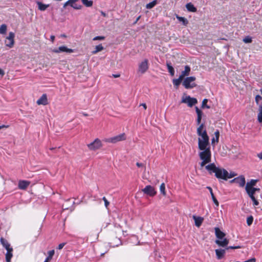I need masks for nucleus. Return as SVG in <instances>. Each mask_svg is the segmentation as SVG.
Returning <instances> with one entry per match:
<instances>
[{
    "label": "nucleus",
    "instance_id": "obj_1",
    "mask_svg": "<svg viewBox=\"0 0 262 262\" xmlns=\"http://www.w3.org/2000/svg\"><path fill=\"white\" fill-rule=\"evenodd\" d=\"M198 138V148L200 151L199 154V157L202 160L200 163L201 167H204L206 164L209 163L211 161V151L209 142V137L207 135L204 123L200 124L196 129Z\"/></svg>",
    "mask_w": 262,
    "mask_h": 262
},
{
    "label": "nucleus",
    "instance_id": "obj_2",
    "mask_svg": "<svg viewBox=\"0 0 262 262\" xmlns=\"http://www.w3.org/2000/svg\"><path fill=\"white\" fill-rule=\"evenodd\" d=\"M205 168L209 174H211L214 173L217 179L227 181L228 171L225 169L216 167L213 163L206 165Z\"/></svg>",
    "mask_w": 262,
    "mask_h": 262
},
{
    "label": "nucleus",
    "instance_id": "obj_3",
    "mask_svg": "<svg viewBox=\"0 0 262 262\" xmlns=\"http://www.w3.org/2000/svg\"><path fill=\"white\" fill-rule=\"evenodd\" d=\"M195 79V77L194 76L186 77L183 82V86L187 89H190L195 87L196 85L194 82Z\"/></svg>",
    "mask_w": 262,
    "mask_h": 262
},
{
    "label": "nucleus",
    "instance_id": "obj_4",
    "mask_svg": "<svg viewBox=\"0 0 262 262\" xmlns=\"http://www.w3.org/2000/svg\"><path fill=\"white\" fill-rule=\"evenodd\" d=\"M14 33L10 32L5 40V46L9 48H12L14 45Z\"/></svg>",
    "mask_w": 262,
    "mask_h": 262
},
{
    "label": "nucleus",
    "instance_id": "obj_5",
    "mask_svg": "<svg viewBox=\"0 0 262 262\" xmlns=\"http://www.w3.org/2000/svg\"><path fill=\"white\" fill-rule=\"evenodd\" d=\"M125 134L123 133L112 138L105 139V141L108 143H116L118 142L125 140Z\"/></svg>",
    "mask_w": 262,
    "mask_h": 262
},
{
    "label": "nucleus",
    "instance_id": "obj_6",
    "mask_svg": "<svg viewBox=\"0 0 262 262\" xmlns=\"http://www.w3.org/2000/svg\"><path fill=\"white\" fill-rule=\"evenodd\" d=\"M181 102L187 104L189 107H192L193 105L197 103L198 101L196 98H192L189 96L183 97Z\"/></svg>",
    "mask_w": 262,
    "mask_h": 262
},
{
    "label": "nucleus",
    "instance_id": "obj_7",
    "mask_svg": "<svg viewBox=\"0 0 262 262\" xmlns=\"http://www.w3.org/2000/svg\"><path fill=\"white\" fill-rule=\"evenodd\" d=\"M78 1V0H68L63 4V8H66L68 6H70L74 9L79 10L81 8L82 6L76 3Z\"/></svg>",
    "mask_w": 262,
    "mask_h": 262
},
{
    "label": "nucleus",
    "instance_id": "obj_8",
    "mask_svg": "<svg viewBox=\"0 0 262 262\" xmlns=\"http://www.w3.org/2000/svg\"><path fill=\"white\" fill-rule=\"evenodd\" d=\"M89 148L92 150H95L102 146L101 141L99 139H96L93 142L88 145Z\"/></svg>",
    "mask_w": 262,
    "mask_h": 262
},
{
    "label": "nucleus",
    "instance_id": "obj_9",
    "mask_svg": "<svg viewBox=\"0 0 262 262\" xmlns=\"http://www.w3.org/2000/svg\"><path fill=\"white\" fill-rule=\"evenodd\" d=\"M142 191L144 192V193L150 196L155 195L157 193L155 188L150 185L146 186L144 189H142Z\"/></svg>",
    "mask_w": 262,
    "mask_h": 262
},
{
    "label": "nucleus",
    "instance_id": "obj_10",
    "mask_svg": "<svg viewBox=\"0 0 262 262\" xmlns=\"http://www.w3.org/2000/svg\"><path fill=\"white\" fill-rule=\"evenodd\" d=\"M148 61L147 59H144L139 65L138 71L141 73H144L148 69Z\"/></svg>",
    "mask_w": 262,
    "mask_h": 262
},
{
    "label": "nucleus",
    "instance_id": "obj_11",
    "mask_svg": "<svg viewBox=\"0 0 262 262\" xmlns=\"http://www.w3.org/2000/svg\"><path fill=\"white\" fill-rule=\"evenodd\" d=\"M53 52L56 53H59L60 52H66L71 53L74 52V50L68 48L66 46H60L57 49H54L52 50Z\"/></svg>",
    "mask_w": 262,
    "mask_h": 262
},
{
    "label": "nucleus",
    "instance_id": "obj_12",
    "mask_svg": "<svg viewBox=\"0 0 262 262\" xmlns=\"http://www.w3.org/2000/svg\"><path fill=\"white\" fill-rule=\"evenodd\" d=\"M215 234L217 238V239H222L223 238H225L226 235L225 233L222 232L219 228L215 227L214 228Z\"/></svg>",
    "mask_w": 262,
    "mask_h": 262
},
{
    "label": "nucleus",
    "instance_id": "obj_13",
    "mask_svg": "<svg viewBox=\"0 0 262 262\" xmlns=\"http://www.w3.org/2000/svg\"><path fill=\"white\" fill-rule=\"evenodd\" d=\"M215 243L219 246L225 247L228 245L229 240L226 238H223L222 239H216Z\"/></svg>",
    "mask_w": 262,
    "mask_h": 262
},
{
    "label": "nucleus",
    "instance_id": "obj_14",
    "mask_svg": "<svg viewBox=\"0 0 262 262\" xmlns=\"http://www.w3.org/2000/svg\"><path fill=\"white\" fill-rule=\"evenodd\" d=\"M237 180L235 182V183L238 184L239 186L241 187H243L246 183L245 178L243 176H240L236 178Z\"/></svg>",
    "mask_w": 262,
    "mask_h": 262
},
{
    "label": "nucleus",
    "instance_id": "obj_15",
    "mask_svg": "<svg viewBox=\"0 0 262 262\" xmlns=\"http://www.w3.org/2000/svg\"><path fill=\"white\" fill-rule=\"evenodd\" d=\"M30 182L27 181L21 180L18 182V188L20 189L24 190L26 189L29 185Z\"/></svg>",
    "mask_w": 262,
    "mask_h": 262
},
{
    "label": "nucleus",
    "instance_id": "obj_16",
    "mask_svg": "<svg viewBox=\"0 0 262 262\" xmlns=\"http://www.w3.org/2000/svg\"><path fill=\"white\" fill-rule=\"evenodd\" d=\"M216 257L218 259H222L226 252V249H218L215 250Z\"/></svg>",
    "mask_w": 262,
    "mask_h": 262
},
{
    "label": "nucleus",
    "instance_id": "obj_17",
    "mask_svg": "<svg viewBox=\"0 0 262 262\" xmlns=\"http://www.w3.org/2000/svg\"><path fill=\"white\" fill-rule=\"evenodd\" d=\"M48 103L47 97L46 94H43L40 98L37 100V104L38 105H46Z\"/></svg>",
    "mask_w": 262,
    "mask_h": 262
},
{
    "label": "nucleus",
    "instance_id": "obj_18",
    "mask_svg": "<svg viewBox=\"0 0 262 262\" xmlns=\"http://www.w3.org/2000/svg\"><path fill=\"white\" fill-rule=\"evenodd\" d=\"M246 191L249 196H254V194L256 191H260V189L258 188H255L253 187L249 189L248 188L246 189Z\"/></svg>",
    "mask_w": 262,
    "mask_h": 262
},
{
    "label": "nucleus",
    "instance_id": "obj_19",
    "mask_svg": "<svg viewBox=\"0 0 262 262\" xmlns=\"http://www.w3.org/2000/svg\"><path fill=\"white\" fill-rule=\"evenodd\" d=\"M193 219L195 222V225L199 227L202 225L203 221V218L200 216H196L195 215H193Z\"/></svg>",
    "mask_w": 262,
    "mask_h": 262
},
{
    "label": "nucleus",
    "instance_id": "obj_20",
    "mask_svg": "<svg viewBox=\"0 0 262 262\" xmlns=\"http://www.w3.org/2000/svg\"><path fill=\"white\" fill-rule=\"evenodd\" d=\"M190 68L188 66H186L185 67V70L183 71H182L181 75L179 76L183 79L184 78V77L188 76L190 74Z\"/></svg>",
    "mask_w": 262,
    "mask_h": 262
},
{
    "label": "nucleus",
    "instance_id": "obj_21",
    "mask_svg": "<svg viewBox=\"0 0 262 262\" xmlns=\"http://www.w3.org/2000/svg\"><path fill=\"white\" fill-rule=\"evenodd\" d=\"M36 4L38 6V8L40 11H43L46 10L49 6V4H44L40 2H36Z\"/></svg>",
    "mask_w": 262,
    "mask_h": 262
},
{
    "label": "nucleus",
    "instance_id": "obj_22",
    "mask_svg": "<svg viewBox=\"0 0 262 262\" xmlns=\"http://www.w3.org/2000/svg\"><path fill=\"white\" fill-rule=\"evenodd\" d=\"M7 253L6 254V260L7 262H11V259L13 256L12 251L13 248L7 249Z\"/></svg>",
    "mask_w": 262,
    "mask_h": 262
},
{
    "label": "nucleus",
    "instance_id": "obj_23",
    "mask_svg": "<svg viewBox=\"0 0 262 262\" xmlns=\"http://www.w3.org/2000/svg\"><path fill=\"white\" fill-rule=\"evenodd\" d=\"M257 182V180L251 179L249 182L247 183L245 187V190L253 187L256 185Z\"/></svg>",
    "mask_w": 262,
    "mask_h": 262
},
{
    "label": "nucleus",
    "instance_id": "obj_24",
    "mask_svg": "<svg viewBox=\"0 0 262 262\" xmlns=\"http://www.w3.org/2000/svg\"><path fill=\"white\" fill-rule=\"evenodd\" d=\"M186 8L187 10L189 12H195L197 10L196 8L191 3H187L186 5Z\"/></svg>",
    "mask_w": 262,
    "mask_h": 262
},
{
    "label": "nucleus",
    "instance_id": "obj_25",
    "mask_svg": "<svg viewBox=\"0 0 262 262\" xmlns=\"http://www.w3.org/2000/svg\"><path fill=\"white\" fill-rule=\"evenodd\" d=\"M207 188L209 189L210 194L211 195V198L212 199V201L213 203L215 204V205L218 207L219 205V202L217 201V199L215 198L213 193L212 188L210 187H207Z\"/></svg>",
    "mask_w": 262,
    "mask_h": 262
},
{
    "label": "nucleus",
    "instance_id": "obj_26",
    "mask_svg": "<svg viewBox=\"0 0 262 262\" xmlns=\"http://www.w3.org/2000/svg\"><path fill=\"white\" fill-rule=\"evenodd\" d=\"M1 243L2 245L3 246V247H5L6 250L11 248V247H10V244L7 242V241L3 237L1 238Z\"/></svg>",
    "mask_w": 262,
    "mask_h": 262
},
{
    "label": "nucleus",
    "instance_id": "obj_27",
    "mask_svg": "<svg viewBox=\"0 0 262 262\" xmlns=\"http://www.w3.org/2000/svg\"><path fill=\"white\" fill-rule=\"evenodd\" d=\"M176 18L180 22L182 23L183 25L184 26H186L188 23V20L184 17H181L179 16V15H177Z\"/></svg>",
    "mask_w": 262,
    "mask_h": 262
},
{
    "label": "nucleus",
    "instance_id": "obj_28",
    "mask_svg": "<svg viewBox=\"0 0 262 262\" xmlns=\"http://www.w3.org/2000/svg\"><path fill=\"white\" fill-rule=\"evenodd\" d=\"M215 137L213 138L211 140V143L213 144L215 142H218L219 140L220 132L218 130L214 133Z\"/></svg>",
    "mask_w": 262,
    "mask_h": 262
},
{
    "label": "nucleus",
    "instance_id": "obj_29",
    "mask_svg": "<svg viewBox=\"0 0 262 262\" xmlns=\"http://www.w3.org/2000/svg\"><path fill=\"white\" fill-rule=\"evenodd\" d=\"M167 67L170 74L173 76L174 75V70L170 63H167Z\"/></svg>",
    "mask_w": 262,
    "mask_h": 262
},
{
    "label": "nucleus",
    "instance_id": "obj_30",
    "mask_svg": "<svg viewBox=\"0 0 262 262\" xmlns=\"http://www.w3.org/2000/svg\"><path fill=\"white\" fill-rule=\"evenodd\" d=\"M157 4V1L154 0L148 4H147L146 5V8L147 9H150L154 7Z\"/></svg>",
    "mask_w": 262,
    "mask_h": 262
},
{
    "label": "nucleus",
    "instance_id": "obj_31",
    "mask_svg": "<svg viewBox=\"0 0 262 262\" xmlns=\"http://www.w3.org/2000/svg\"><path fill=\"white\" fill-rule=\"evenodd\" d=\"M54 250H52L48 252V256L46 258L44 262H49V261L52 259L53 256L54 254Z\"/></svg>",
    "mask_w": 262,
    "mask_h": 262
},
{
    "label": "nucleus",
    "instance_id": "obj_32",
    "mask_svg": "<svg viewBox=\"0 0 262 262\" xmlns=\"http://www.w3.org/2000/svg\"><path fill=\"white\" fill-rule=\"evenodd\" d=\"M183 79L179 76L178 79H174L172 80V82L174 85L178 86Z\"/></svg>",
    "mask_w": 262,
    "mask_h": 262
},
{
    "label": "nucleus",
    "instance_id": "obj_33",
    "mask_svg": "<svg viewBox=\"0 0 262 262\" xmlns=\"http://www.w3.org/2000/svg\"><path fill=\"white\" fill-rule=\"evenodd\" d=\"M7 27L5 24H2L0 26V34H5L7 32Z\"/></svg>",
    "mask_w": 262,
    "mask_h": 262
},
{
    "label": "nucleus",
    "instance_id": "obj_34",
    "mask_svg": "<svg viewBox=\"0 0 262 262\" xmlns=\"http://www.w3.org/2000/svg\"><path fill=\"white\" fill-rule=\"evenodd\" d=\"M82 4L86 7H90L93 5V1L89 0H81Z\"/></svg>",
    "mask_w": 262,
    "mask_h": 262
},
{
    "label": "nucleus",
    "instance_id": "obj_35",
    "mask_svg": "<svg viewBox=\"0 0 262 262\" xmlns=\"http://www.w3.org/2000/svg\"><path fill=\"white\" fill-rule=\"evenodd\" d=\"M103 50V47L102 46V45H99L98 46H96L95 47V50L93 51L92 52L93 54H96L98 52L101 51Z\"/></svg>",
    "mask_w": 262,
    "mask_h": 262
},
{
    "label": "nucleus",
    "instance_id": "obj_36",
    "mask_svg": "<svg viewBox=\"0 0 262 262\" xmlns=\"http://www.w3.org/2000/svg\"><path fill=\"white\" fill-rule=\"evenodd\" d=\"M165 184L164 183H162L160 186V192L162 194H163V195H165L166 194V192H165Z\"/></svg>",
    "mask_w": 262,
    "mask_h": 262
},
{
    "label": "nucleus",
    "instance_id": "obj_37",
    "mask_svg": "<svg viewBox=\"0 0 262 262\" xmlns=\"http://www.w3.org/2000/svg\"><path fill=\"white\" fill-rule=\"evenodd\" d=\"M250 198V199L252 200V201H253V206H258L259 205V202H258V201L255 199V196H249Z\"/></svg>",
    "mask_w": 262,
    "mask_h": 262
},
{
    "label": "nucleus",
    "instance_id": "obj_38",
    "mask_svg": "<svg viewBox=\"0 0 262 262\" xmlns=\"http://www.w3.org/2000/svg\"><path fill=\"white\" fill-rule=\"evenodd\" d=\"M253 221V217L252 216H249L247 219V224L248 226H250Z\"/></svg>",
    "mask_w": 262,
    "mask_h": 262
},
{
    "label": "nucleus",
    "instance_id": "obj_39",
    "mask_svg": "<svg viewBox=\"0 0 262 262\" xmlns=\"http://www.w3.org/2000/svg\"><path fill=\"white\" fill-rule=\"evenodd\" d=\"M236 176H237V173H236L234 172H230V173H229L228 172V174H227V180L228 179H230V178H233L234 177H235Z\"/></svg>",
    "mask_w": 262,
    "mask_h": 262
},
{
    "label": "nucleus",
    "instance_id": "obj_40",
    "mask_svg": "<svg viewBox=\"0 0 262 262\" xmlns=\"http://www.w3.org/2000/svg\"><path fill=\"white\" fill-rule=\"evenodd\" d=\"M243 41L245 43H250L252 42V38L249 36H247L243 39Z\"/></svg>",
    "mask_w": 262,
    "mask_h": 262
},
{
    "label": "nucleus",
    "instance_id": "obj_41",
    "mask_svg": "<svg viewBox=\"0 0 262 262\" xmlns=\"http://www.w3.org/2000/svg\"><path fill=\"white\" fill-rule=\"evenodd\" d=\"M208 102V100L207 99H204L202 101V107H206L207 108H209L210 107L207 105V103Z\"/></svg>",
    "mask_w": 262,
    "mask_h": 262
},
{
    "label": "nucleus",
    "instance_id": "obj_42",
    "mask_svg": "<svg viewBox=\"0 0 262 262\" xmlns=\"http://www.w3.org/2000/svg\"><path fill=\"white\" fill-rule=\"evenodd\" d=\"M262 100V97L260 96V95H256V97H255V102L257 104H258L259 102L260 101H261Z\"/></svg>",
    "mask_w": 262,
    "mask_h": 262
},
{
    "label": "nucleus",
    "instance_id": "obj_43",
    "mask_svg": "<svg viewBox=\"0 0 262 262\" xmlns=\"http://www.w3.org/2000/svg\"><path fill=\"white\" fill-rule=\"evenodd\" d=\"M257 119L259 123L262 122V112L259 111V113H258V116H257Z\"/></svg>",
    "mask_w": 262,
    "mask_h": 262
},
{
    "label": "nucleus",
    "instance_id": "obj_44",
    "mask_svg": "<svg viewBox=\"0 0 262 262\" xmlns=\"http://www.w3.org/2000/svg\"><path fill=\"white\" fill-rule=\"evenodd\" d=\"M104 39H105V37L104 36H96L94 38H93V40H104Z\"/></svg>",
    "mask_w": 262,
    "mask_h": 262
},
{
    "label": "nucleus",
    "instance_id": "obj_45",
    "mask_svg": "<svg viewBox=\"0 0 262 262\" xmlns=\"http://www.w3.org/2000/svg\"><path fill=\"white\" fill-rule=\"evenodd\" d=\"M202 115L197 116L196 123L198 125H200V124H201V121L202 119Z\"/></svg>",
    "mask_w": 262,
    "mask_h": 262
},
{
    "label": "nucleus",
    "instance_id": "obj_46",
    "mask_svg": "<svg viewBox=\"0 0 262 262\" xmlns=\"http://www.w3.org/2000/svg\"><path fill=\"white\" fill-rule=\"evenodd\" d=\"M238 248H240L239 246H229V247H227L226 248V250H228V249H238Z\"/></svg>",
    "mask_w": 262,
    "mask_h": 262
},
{
    "label": "nucleus",
    "instance_id": "obj_47",
    "mask_svg": "<svg viewBox=\"0 0 262 262\" xmlns=\"http://www.w3.org/2000/svg\"><path fill=\"white\" fill-rule=\"evenodd\" d=\"M195 111L197 114V116L202 115V111L198 107H195Z\"/></svg>",
    "mask_w": 262,
    "mask_h": 262
},
{
    "label": "nucleus",
    "instance_id": "obj_48",
    "mask_svg": "<svg viewBox=\"0 0 262 262\" xmlns=\"http://www.w3.org/2000/svg\"><path fill=\"white\" fill-rule=\"evenodd\" d=\"M66 244V243H62L61 244H60L58 246V248L57 249L58 250H61L63 248V247L64 246V245Z\"/></svg>",
    "mask_w": 262,
    "mask_h": 262
},
{
    "label": "nucleus",
    "instance_id": "obj_49",
    "mask_svg": "<svg viewBox=\"0 0 262 262\" xmlns=\"http://www.w3.org/2000/svg\"><path fill=\"white\" fill-rule=\"evenodd\" d=\"M102 200L104 201V204H105V206L106 207H107V206L109 204V202L108 201L106 200V199L105 198V197H103Z\"/></svg>",
    "mask_w": 262,
    "mask_h": 262
},
{
    "label": "nucleus",
    "instance_id": "obj_50",
    "mask_svg": "<svg viewBox=\"0 0 262 262\" xmlns=\"http://www.w3.org/2000/svg\"><path fill=\"white\" fill-rule=\"evenodd\" d=\"M256 259L254 258H252L244 262H255Z\"/></svg>",
    "mask_w": 262,
    "mask_h": 262
},
{
    "label": "nucleus",
    "instance_id": "obj_51",
    "mask_svg": "<svg viewBox=\"0 0 262 262\" xmlns=\"http://www.w3.org/2000/svg\"><path fill=\"white\" fill-rule=\"evenodd\" d=\"M136 165L138 167H143L144 165L143 164L141 163H139V162H137L136 163Z\"/></svg>",
    "mask_w": 262,
    "mask_h": 262
},
{
    "label": "nucleus",
    "instance_id": "obj_52",
    "mask_svg": "<svg viewBox=\"0 0 262 262\" xmlns=\"http://www.w3.org/2000/svg\"><path fill=\"white\" fill-rule=\"evenodd\" d=\"M257 156L260 160H262V152L257 154Z\"/></svg>",
    "mask_w": 262,
    "mask_h": 262
},
{
    "label": "nucleus",
    "instance_id": "obj_53",
    "mask_svg": "<svg viewBox=\"0 0 262 262\" xmlns=\"http://www.w3.org/2000/svg\"><path fill=\"white\" fill-rule=\"evenodd\" d=\"M140 106H142L145 110L147 108V106L145 103H141L140 104Z\"/></svg>",
    "mask_w": 262,
    "mask_h": 262
},
{
    "label": "nucleus",
    "instance_id": "obj_54",
    "mask_svg": "<svg viewBox=\"0 0 262 262\" xmlns=\"http://www.w3.org/2000/svg\"><path fill=\"white\" fill-rule=\"evenodd\" d=\"M5 74V73L3 70L0 69V75L3 76Z\"/></svg>",
    "mask_w": 262,
    "mask_h": 262
},
{
    "label": "nucleus",
    "instance_id": "obj_55",
    "mask_svg": "<svg viewBox=\"0 0 262 262\" xmlns=\"http://www.w3.org/2000/svg\"><path fill=\"white\" fill-rule=\"evenodd\" d=\"M50 38H51V40L52 42H54V39H55V36L54 35H51V37H50Z\"/></svg>",
    "mask_w": 262,
    "mask_h": 262
},
{
    "label": "nucleus",
    "instance_id": "obj_56",
    "mask_svg": "<svg viewBox=\"0 0 262 262\" xmlns=\"http://www.w3.org/2000/svg\"><path fill=\"white\" fill-rule=\"evenodd\" d=\"M236 180H237V179H236V178H235L230 180V183H235Z\"/></svg>",
    "mask_w": 262,
    "mask_h": 262
},
{
    "label": "nucleus",
    "instance_id": "obj_57",
    "mask_svg": "<svg viewBox=\"0 0 262 262\" xmlns=\"http://www.w3.org/2000/svg\"><path fill=\"white\" fill-rule=\"evenodd\" d=\"M140 17H141V16H138V17L137 18V19H136V21L134 22V24H136V23H137V21L140 19Z\"/></svg>",
    "mask_w": 262,
    "mask_h": 262
},
{
    "label": "nucleus",
    "instance_id": "obj_58",
    "mask_svg": "<svg viewBox=\"0 0 262 262\" xmlns=\"http://www.w3.org/2000/svg\"><path fill=\"white\" fill-rule=\"evenodd\" d=\"M101 15H102V16H104V17L106 16V14H105V13L104 12L101 11Z\"/></svg>",
    "mask_w": 262,
    "mask_h": 262
},
{
    "label": "nucleus",
    "instance_id": "obj_59",
    "mask_svg": "<svg viewBox=\"0 0 262 262\" xmlns=\"http://www.w3.org/2000/svg\"><path fill=\"white\" fill-rule=\"evenodd\" d=\"M113 76H114L115 78H117V77H119V75H113Z\"/></svg>",
    "mask_w": 262,
    "mask_h": 262
},
{
    "label": "nucleus",
    "instance_id": "obj_60",
    "mask_svg": "<svg viewBox=\"0 0 262 262\" xmlns=\"http://www.w3.org/2000/svg\"><path fill=\"white\" fill-rule=\"evenodd\" d=\"M62 37H65L66 36L64 34L61 35Z\"/></svg>",
    "mask_w": 262,
    "mask_h": 262
},
{
    "label": "nucleus",
    "instance_id": "obj_61",
    "mask_svg": "<svg viewBox=\"0 0 262 262\" xmlns=\"http://www.w3.org/2000/svg\"><path fill=\"white\" fill-rule=\"evenodd\" d=\"M4 127V125H3V126H0V129H1L2 128Z\"/></svg>",
    "mask_w": 262,
    "mask_h": 262
},
{
    "label": "nucleus",
    "instance_id": "obj_62",
    "mask_svg": "<svg viewBox=\"0 0 262 262\" xmlns=\"http://www.w3.org/2000/svg\"><path fill=\"white\" fill-rule=\"evenodd\" d=\"M261 93L262 94V88L260 89Z\"/></svg>",
    "mask_w": 262,
    "mask_h": 262
},
{
    "label": "nucleus",
    "instance_id": "obj_63",
    "mask_svg": "<svg viewBox=\"0 0 262 262\" xmlns=\"http://www.w3.org/2000/svg\"><path fill=\"white\" fill-rule=\"evenodd\" d=\"M133 238H136V236H133Z\"/></svg>",
    "mask_w": 262,
    "mask_h": 262
}]
</instances>
